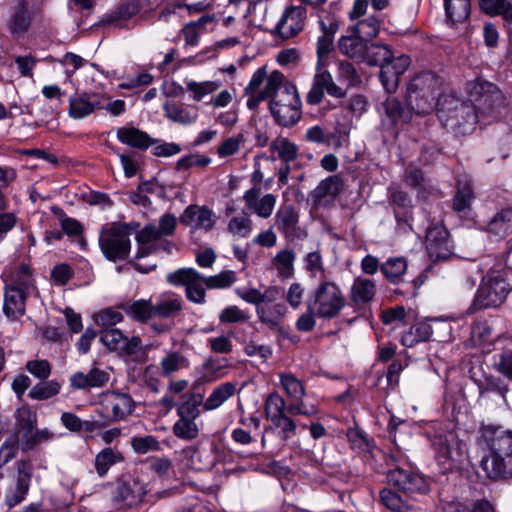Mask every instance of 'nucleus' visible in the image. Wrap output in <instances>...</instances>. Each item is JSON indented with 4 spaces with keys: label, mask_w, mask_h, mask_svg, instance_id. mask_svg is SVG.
<instances>
[{
    "label": "nucleus",
    "mask_w": 512,
    "mask_h": 512,
    "mask_svg": "<svg viewBox=\"0 0 512 512\" xmlns=\"http://www.w3.org/2000/svg\"><path fill=\"white\" fill-rule=\"evenodd\" d=\"M489 454L481 459L480 466L491 480L512 478V431H502L493 425L483 426Z\"/></svg>",
    "instance_id": "f257e3e1"
},
{
    "label": "nucleus",
    "mask_w": 512,
    "mask_h": 512,
    "mask_svg": "<svg viewBox=\"0 0 512 512\" xmlns=\"http://www.w3.org/2000/svg\"><path fill=\"white\" fill-rule=\"evenodd\" d=\"M442 83V78L433 71L415 74L407 84L405 102L419 116L430 114L434 109L439 111L440 102L448 97L441 91Z\"/></svg>",
    "instance_id": "f03ea898"
},
{
    "label": "nucleus",
    "mask_w": 512,
    "mask_h": 512,
    "mask_svg": "<svg viewBox=\"0 0 512 512\" xmlns=\"http://www.w3.org/2000/svg\"><path fill=\"white\" fill-rule=\"evenodd\" d=\"M439 118L444 126L456 135H469L473 133L478 123V111L470 99H460L448 95L440 102Z\"/></svg>",
    "instance_id": "7ed1b4c3"
},
{
    "label": "nucleus",
    "mask_w": 512,
    "mask_h": 512,
    "mask_svg": "<svg viewBox=\"0 0 512 512\" xmlns=\"http://www.w3.org/2000/svg\"><path fill=\"white\" fill-rule=\"evenodd\" d=\"M335 49L333 41L318 37L316 43L317 61L315 65V74L312 85L306 95V103L310 106H316L322 103L325 93L340 94L341 90L334 85L332 74L327 70L329 65V55Z\"/></svg>",
    "instance_id": "20e7f679"
},
{
    "label": "nucleus",
    "mask_w": 512,
    "mask_h": 512,
    "mask_svg": "<svg viewBox=\"0 0 512 512\" xmlns=\"http://www.w3.org/2000/svg\"><path fill=\"white\" fill-rule=\"evenodd\" d=\"M510 291L507 273L504 270H491L482 278L467 312L474 314L481 310L498 308L505 302Z\"/></svg>",
    "instance_id": "39448f33"
},
{
    "label": "nucleus",
    "mask_w": 512,
    "mask_h": 512,
    "mask_svg": "<svg viewBox=\"0 0 512 512\" xmlns=\"http://www.w3.org/2000/svg\"><path fill=\"white\" fill-rule=\"evenodd\" d=\"M98 242L103 256L108 261H128L131 240L127 225L112 223L109 227H102Z\"/></svg>",
    "instance_id": "423d86ee"
},
{
    "label": "nucleus",
    "mask_w": 512,
    "mask_h": 512,
    "mask_svg": "<svg viewBox=\"0 0 512 512\" xmlns=\"http://www.w3.org/2000/svg\"><path fill=\"white\" fill-rule=\"evenodd\" d=\"M308 300H312L315 315L328 320L336 318L346 305L340 287L331 281H322Z\"/></svg>",
    "instance_id": "0eeeda50"
},
{
    "label": "nucleus",
    "mask_w": 512,
    "mask_h": 512,
    "mask_svg": "<svg viewBox=\"0 0 512 512\" xmlns=\"http://www.w3.org/2000/svg\"><path fill=\"white\" fill-rule=\"evenodd\" d=\"M147 493V483L142 479L132 475H121L111 492V502L116 509L129 510L139 507Z\"/></svg>",
    "instance_id": "6e6552de"
},
{
    "label": "nucleus",
    "mask_w": 512,
    "mask_h": 512,
    "mask_svg": "<svg viewBox=\"0 0 512 512\" xmlns=\"http://www.w3.org/2000/svg\"><path fill=\"white\" fill-rule=\"evenodd\" d=\"M386 477L391 486L406 495H426L430 492L428 478L416 467L396 466L387 471Z\"/></svg>",
    "instance_id": "1a4fd4ad"
},
{
    "label": "nucleus",
    "mask_w": 512,
    "mask_h": 512,
    "mask_svg": "<svg viewBox=\"0 0 512 512\" xmlns=\"http://www.w3.org/2000/svg\"><path fill=\"white\" fill-rule=\"evenodd\" d=\"M35 11L28 0H14L8 7L5 27L13 38L25 36L32 28Z\"/></svg>",
    "instance_id": "9d476101"
},
{
    "label": "nucleus",
    "mask_w": 512,
    "mask_h": 512,
    "mask_svg": "<svg viewBox=\"0 0 512 512\" xmlns=\"http://www.w3.org/2000/svg\"><path fill=\"white\" fill-rule=\"evenodd\" d=\"M307 18V10L303 6L290 5L285 8L276 26L270 33L274 37L288 40L300 34Z\"/></svg>",
    "instance_id": "9b49d317"
},
{
    "label": "nucleus",
    "mask_w": 512,
    "mask_h": 512,
    "mask_svg": "<svg viewBox=\"0 0 512 512\" xmlns=\"http://www.w3.org/2000/svg\"><path fill=\"white\" fill-rule=\"evenodd\" d=\"M426 249L432 261H445L453 254L450 232L444 224H435L427 228Z\"/></svg>",
    "instance_id": "f8f14e48"
},
{
    "label": "nucleus",
    "mask_w": 512,
    "mask_h": 512,
    "mask_svg": "<svg viewBox=\"0 0 512 512\" xmlns=\"http://www.w3.org/2000/svg\"><path fill=\"white\" fill-rule=\"evenodd\" d=\"M102 108L103 105L99 93L83 91L75 93L69 98L68 114L73 119H83Z\"/></svg>",
    "instance_id": "ddd939ff"
},
{
    "label": "nucleus",
    "mask_w": 512,
    "mask_h": 512,
    "mask_svg": "<svg viewBox=\"0 0 512 512\" xmlns=\"http://www.w3.org/2000/svg\"><path fill=\"white\" fill-rule=\"evenodd\" d=\"M376 295L375 282L368 278L357 277L350 288L349 299L356 312L365 315L366 305L372 302ZM371 314V310L368 309Z\"/></svg>",
    "instance_id": "4468645a"
},
{
    "label": "nucleus",
    "mask_w": 512,
    "mask_h": 512,
    "mask_svg": "<svg viewBox=\"0 0 512 512\" xmlns=\"http://www.w3.org/2000/svg\"><path fill=\"white\" fill-rule=\"evenodd\" d=\"M28 288L14 284L5 285L3 312L10 320H17L26 312Z\"/></svg>",
    "instance_id": "2eb2a0df"
},
{
    "label": "nucleus",
    "mask_w": 512,
    "mask_h": 512,
    "mask_svg": "<svg viewBox=\"0 0 512 512\" xmlns=\"http://www.w3.org/2000/svg\"><path fill=\"white\" fill-rule=\"evenodd\" d=\"M337 82L334 85L341 90V93L332 94L327 93L329 96L337 99L345 98L350 88L359 87L362 83L361 76L357 72L353 63L348 60H340L337 63Z\"/></svg>",
    "instance_id": "dca6fc26"
},
{
    "label": "nucleus",
    "mask_w": 512,
    "mask_h": 512,
    "mask_svg": "<svg viewBox=\"0 0 512 512\" xmlns=\"http://www.w3.org/2000/svg\"><path fill=\"white\" fill-rule=\"evenodd\" d=\"M443 7L447 27L456 29L470 21L471 0H443Z\"/></svg>",
    "instance_id": "f3484780"
},
{
    "label": "nucleus",
    "mask_w": 512,
    "mask_h": 512,
    "mask_svg": "<svg viewBox=\"0 0 512 512\" xmlns=\"http://www.w3.org/2000/svg\"><path fill=\"white\" fill-rule=\"evenodd\" d=\"M117 139L122 144L140 151H146L149 147L161 142L160 139L153 138L147 132L134 126L118 128Z\"/></svg>",
    "instance_id": "a211bd4d"
},
{
    "label": "nucleus",
    "mask_w": 512,
    "mask_h": 512,
    "mask_svg": "<svg viewBox=\"0 0 512 512\" xmlns=\"http://www.w3.org/2000/svg\"><path fill=\"white\" fill-rule=\"evenodd\" d=\"M381 109L394 126L409 124L412 121L413 114H415L414 110L407 103L404 106L401 100L392 95H388L381 102Z\"/></svg>",
    "instance_id": "6ab92c4d"
},
{
    "label": "nucleus",
    "mask_w": 512,
    "mask_h": 512,
    "mask_svg": "<svg viewBox=\"0 0 512 512\" xmlns=\"http://www.w3.org/2000/svg\"><path fill=\"white\" fill-rule=\"evenodd\" d=\"M142 10H147L141 3L137 0H128L120 5L117 8L106 15H104L99 22L102 26H115V27H123L121 22L127 21L138 15Z\"/></svg>",
    "instance_id": "aec40b11"
},
{
    "label": "nucleus",
    "mask_w": 512,
    "mask_h": 512,
    "mask_svg": "<svg viewBox=\"0 0 512 512\" xmlns=\"http://www.w3.org/2000/svg\"><path fill=\"white\" fill-rule=\"evenodd\" d=\"M339 52L349 58L366 60L368 56V43L359 34L349 29V34L342 35L337 41Z\"/></svg>",
    "instance_id": "412c9836"
},
{
    "label": "nucleus",
    "mask_w": 512,
    "mask_h": 512,
    "mask_svg": "<svg viewBox=\"0 0 512 512\" xmlns=\"http://www.w3.org/2000/svg\"><path fill=\"white\" fill-rule=\"evenodd\" d=\"M109 379V373L94 367L87 374L80 371L75 372L70 378V385L73 389L90 390L104 387Z\"/></svg>",
    "instance_id": "4be33fe9"
},
{
    "label": "nucleus",
    "mask_w": 512,
    "mask_h": 512,
    "mask_svg": "<svg viewBox=\"0 0 512 512\" xmlns=\"http://www.w3.org/2000/svg\"><path fill=\"white\" fill-rule=\"evenodd\" d=\"M216 451L217 446L212 443L210 448L190 447L184 453L194 470L209 471L217 463Z\"/></svg>",
    "instance_id": "5701e85b"
},
{
    "label": "nucleus",
    "mask_w": 512,
    "mask_h": 512,
    "mask_svg": "<svg viewBox=\"0 0 512 512\" xmlns=\"http://www.w3.org/2000/svg\"><path fill=\"white\" fill-rule=\"evenodd\" d=\"M130 319L146 324L153 319V303L151 299L127 300L117 305Z\"/></svg>",
    "instance_id": "b1692460"
},
{
    "label": "nucleus",
    "mask_w": 512,
    "mask_h": 512,
    "mask_svg": "<svg viewBox=\"0 0 512 512\" xmlns=\"http://www.w3.org/2000/svg\"><path fill=\"white\" fill-rule=\"evenodd\" d=\"M125 461L124 453L117 446H107L96 454L94 468L99 477H105L113 466Z\"/></svg>",
    "instance_id": "393cba45"
},
{
    "label": "nucleus",
    "mask_w": 512,
    "mask_h": 512,
    "mask_svg": "<svg viewBox=\"0 0 512 512\" xmlns=\"http://www.w3.org/2000/svg\"><path fill=\"white\" fill-rule=\"evenodd\" d=\"M384 62L385 63L380 65L379 80L385 91L391 95L396 92L399 84V76L404 73L410 62L407 56H403L402 71L397 70L390 59L384 58Z\"/></svg>",
    "instance_id": "a878e982"
},
{
    "label": "nucleus",
    "mask_w": 512,
    "mask_h": 512,
    "mask_svg": "<svg viewBox=\"0 0 512 512\" xmlns=\"http://www.w3.org/2000/svg\"><path fill=\"white\" fill-rule=\"evenodd\" d=\"M433 335L432 326L425 322H417L401 333L400 343L407 348H412L421 342H428Z\"/></svg>",
    "instance_id": "bb28decb"
},
{
    "label": "nucleus",
    "mask_w": 512,
    "mask_h": 512,
    "mask_svg": "<svg viewBox=\"0 0 512 512\" xmlns=\"http://www.w3.org/2000/svg\"><path fill=\"white\" fill-rule=\"evenodd\" d=\"M269 110L275 123L286 128L294 126L301 117L300 108L289 106V104L279 105L276 99L269 101Z\"/></svg>",
    "instance_id": "cd10ccee"
},
{
    "label": "nucleus",
    "mask_w": 512,
    "mask_h": 512,
    "mask_svg": "<svg viewBox=\"0 0 512 512\" xmlns=\"http://www.w3.org/2000/svg\"><path fill=\"white\" fill-rule=\"evenodd\" d=\"M486 231L499 239L512 233V208L507 207L498 211L487 223Z\"/></svg>",
    "instance_id": "c85d7f7f"
},
{
    "label": "nucleus",
    "mask_w": 512,
    "mask_h": 512,
    "mask_svg": "<svg viewBox=\"0 0 512 512\" xmlns=\"http://www.w3.org/2000/svg\"><path fill=\"white\" fill-rule=\"evenodd\" d=\"M473 184L470 180L456 182L455 194L452 198V209L456 213H462L471 209L472 202L475 200Z\"/></svg>",
    "instance_id": "c756f323"
},
{
    "label": "nucleus",
    "mask_w": 512,
    "mask_h": 512,
    "mask_svg": "<svg viewBox=\"0 0 512 512\" xmlns=\"http://www.w3.org/2000/svg\"><path fill=\"white\" fill-rule=\"evenodd\" d=\"M346 438L350 448L359 453H372L376 448L375 440L356 423L353 427L347 428Z\"/></svg>",
    "instance_id": "7c9ffc66"
},
{
    "label": "nucleus",
    "mask_w": 512,
    "mask_h": 512,
    "mask_svg": "<svg viewBox=\"0 0 512 512\" xmlns=\"http://www.w3.org/2000/svg\"><path fill=\"white\" fill-rule=\"evenodd\" d=\"M468 91L472 97H475L476 101L483 103L491 102L500 97L498 86L480 77L468 83Z\"/></svg>",
    "instance_id": "2f4dec72"
},
{
    "label": "nucleus",
    "mask_w": 512,
    "mask_h": 512,
    "mask_svg": "<svg viewBox=\"0 0 512 512\" xmlns=\"http://www.w3.org/2000/svg\"><path fill=\"white\" fill-rule=\"evenodd\" d=\"M235 293L245 302L256 306V314L261 323L270 324L273 327L277 326L276 322L265 315L266 306L262 305V292L260 290L254 287L248 289L237 288Z\"/></svg>",
    "instance_id": "473e14b6"
},
{
    "label": "nucleus",
    "mask_w": 512,
    "mask_h": 512,
    "mask_svg": "<svg viewBox=\"0 0 512 512\" xmlns=\"http://www.w3.org/2000/svg\"><path fill=\"white\" fill-rule=\"evenodd\" d=\"M111 408L112 421L124 420L134 411V401L129 394L116 393L114 398L108 402L106 408Z\"/></svg>",
    "instance_id": "72a5a7b5"
},
{
    "label": "nucleus",
    "mask_w": 512,
    "mask_h": 512,
    "mask_svg": "<svg viewBox=\"0 0 512 512\" xmlns=\"http://www.w3.org/2000/svg\"><path fill=\"white\" fill-rule=\"evenodd\" d=\"M480 10L491 17L501 16L507 22H512V4L508 0H479Z\"/></svg>",
    "instance_id": "f704fd0d"
},
{
    "label": "nucleus",
    "mask_w": 512,
    "mask_h": 512,
    "mask_svg": "<svg viewBox=\"0 0 512 512\" xmlns=\"http://www.w3.org/2000/svg\"><path fill=\"white\" fill-rule=\"evenodd\" d=\"M227 361V358L215 359L212 356L206 358L199 369L201 373L199 382L211 383L220 379L223 376L221 371L229 366Z\"/></svg>",
    "instance_id": "c9c22d12"
},
{
    "label": "nucleus",
    "mask_w": 512,
    "mask_h": 512,
    "mask_svg": "<svg viewBox=\"0 0 512 512\" xmlns=\"http://www.w3.org/2000/svg\"><path fill=\"white\" fill-rule=\"evenodd\" d=\"M407 270V261L404 257L389 258L380 266V271L391 284L398 285Z\"/></svg>",
    "instance_id": "e433bc0d"
},
{
    "label": "nucleus",
    "mask_w": 512,
    "mask_h": 512,
    "mask_svg": "<svg viewBox=\"0 0 512 512\" xmlns=\"http://www.w3.org/2000/svg\"><path fill=\"white\" fill-rule=\"evenodd\" d=\"M236 392V385L232 382H225L213 389L209 397L204 402V410L210 411L220 407L227 399Z\"/></svg>",
    "instance_id": "4c0bfd02"
},
{
    "label": "nucleus",
    "mask_w": 512,
    "mask_h": 512,
    "mask_svg": "<svg viewBox=\"0 0 512 512\" xmlns=\"http://www.w3.org/2000/svg\"><path fill=\"white\" fill-rule=\"evenodd\" d=\"M203 403V396L197 393H186L181 396V403L177 408V415L180 418H191L196 420L199 415V406Z\"/></svg>",
    "instance_id": "58836bf2"
},
{
    "label": "nucleus",
    "mask_w": 512,
    "mask_h": 512,
    "mask_svg": "<svg viewBox=\"0 0 512 512\" xmlns=\"http://www.w3.org/2000/svg\"><path fill=\"white\" fill-rule=\"evenodd\" d=\"M379 496L381 504L393 512H410L412 510L409 501L392 488H383Z\"/></svg>",
    "instance_id": "ea45409f"
},
{
    "label": "nucleus",
    "mask_w": 512,
    "mask_h": 512,
    "mask_svg": "<svg viewBox=\"0 0 512 512\" xmlns=\"http://www.w3.org/2000/svg\"><path fill=\"white\" fill-rule=\"evenodd\" d=\"M280 384L286 395L291 400H300L306 394L303 382L291 372H282L279 374Z\"/></svg>",
    "instance_id": "a19ab883"
},
{
    "label": "nucleus",
    "mask_w": 512,
    "mask_h": 512,
    "mask_svg": "<svg viewBox=\"0 0 512 512\" xmlns=\"http://www.w3.org/2000/svg\"><path fill=\"white\" fill-rule=\"evenodd\" d=\"M340 186L341 180L338 175L328 176L311 191V197L315 202H320L327 196L335 197L340 193Z\"/></svg>",
    "instance_id": "79ce46f5"
},
{
    "label": "nucleus",
    "mask_w": 512,
    "mask_h": 512,
    "mask_svg": "<svg viewBox=\"0 0 512 512\" xmlns=\"http://www.w3.org/2000/svg\"><path fill=\"white\" fill-rule=\"evenodd\" d=\"M163 110L165 112V116L170 119L173 122L189 125L194 123L197 118L198 114L190 113L188 110L183 108L181 104H178L176 102H166L163 105Z\"/></svg>",
    "instance_id": "37998d69"
},
{
    "label": "nucleus",
    "mask_w": 512,
    "mask_h": 512,
    "mask_svg": "<svg viewBox=\"0 0 512 512\" xmlns=\"http://www.w3.org/2000/svg\"><path fill=\"white\" fill-rule=\"evenodd\" d=\"M182 309L183 300L181 298L163 299L153 304V318H173L178 315Z\"/></svg>",
    "instance_id": "c03bdc74"
},
{
    "label": "nucleus",
    "mask_w": 512,
    "mask_h": 512,
    "mask_svg": "<svg viewBox=\"0 0 512 512\" xmlns=\"http://www.w3.org/2000/svg\"><path fill=\"white\" fill-rule=\"evenodd\" d=\"M295 253L292 250L284 249L277 253L273 264L278 270V276L282 280L292 278L294 275Z\"/></svg>",
    "instance_id": "a18cd8bd"
},
{
    "label": "nucleus",
    "mask_w": 512,
    "mask_h": 512,
    "mask_svg": "<svg viewBox=\"0 0 512 512\" xmlns=\"http://www.w3.org/2000/svg\"><path fill=\"white\" fill-rule=\"evenodd\" d=\"M353 33L359 36L367 43L376 38L380 31V21L375 15H371L366 19L360 20L357 24L350 27Z\"/></svg>",
    "instance_id": "49530a36"
},
{
    "label": "nucleus",
    "mask_w": 512,
    "mask_h": 512,
    "mask_svg": "<svg viewBox=\"0 0 512 512\" xmlns=\"http://www.w3.org/2000/svg\"><path fill=\"white\" fill-rule=\"evenodd\" d=\"M270 150L278 153L281 162H295L298 158V146L288 138H277L270 144Z\"/></svg>",
    "instance_id": "de8ad7c7"
},
{
    "label": "nucleus",
    "mask_w": 512,
    "mask_h": 512,
    "mask_svg": "<svg viewBox=\"0 0 512 512\" xmlns=\"http://www.w3.org/2000/svg\"><path fill=\"white\" fill-rule=\"evenodd\" d=\"M61 387V383L55 379L50 381L43 380L33 386L28 393V397L38 401L48 400L58 395Z\"/></svg>",
    "instance_id": "09e8293b"
},
{
    "label": "nucleus",
    "mask_w": 512,
    "mask_h": 512,
    "mask_svg": "<svg viewBox=\"0 0 512 512\" xmlns=\"http://www.w3.org/2000/svg\"><path fill=\"white\" fill-rule=\"evenodd\" d=\"M305 140L316 144H334L335 147L341 146L340 131L336 130L333 133L325 134L323 128L319 125H314L307 129Z\"/></svg>",
    "instance_id": "8fccbe9b"
},
{
    "label": "nucleus",
    "mask_w": 512,
    "mask_h": 512,
    "mask_svg": "<svg viewBox=\"0 0 512 512\" xmlns=\"http://www.w3.org/2000/svg\"><path fill=\"white\" fill-rule=\"evenodd\" d=\"M200 280L208 289H226L235 283L236 273L233 270H223L216 275H202Z\"/></svg>",
    "instance_id": "3c124183"
},
{
    "label": "nucleus",
    "mask_w": 512,
    "mask_h": 512,
    "mask_svg": "<svg viewBox=\"0 0 512 512\" xmlns=\"http://www.w3.org/2000/svg\"><path fill=\"white\" fill-rule=\"evenodd\" d=\"M157 249L156 244H138L136 254L134 256V259H129L127 263L137 272L141 274H148L157 268V264H152L148 266H144L140 263H138L135 260H139L142 258H145L151 254H153Z\"/></svg>",
    "instance_id": "603ef678"
},
{
    "label": "nucleus",
    "mask_w": 512,
    "mask_h": 512,
    "mask_svg": "<svg viewBox=\"0 0 512 512\" xmlns=\"http://www.w3.org/2000/svg\"><path fill=\"white\" fill-rule=\"evenodd\" d=\"M201 278L202 274L194 268H179L167 274L166 281L173 286H185L186 288L191 282L200 280Z\"/></svg>",
    "instance_id": "864d4df0"
},
{
    "label": "nucleus",
    "mask_w": 512,
    "mask_h": 512,
    "mask_svg": "<svg viewBox=\"0 0 512 512\" xmlns=\"http://www.w3.org/2000/svg\"><path fill=\"white\" fill-rule=\"evenodd\" d=\"M173 434L186 441L194 440L199 435V428L194 419L180 418L174 423L172 427Z\"/></svg>",
    "instance_id": "5fc2aeb1"
},
{
    "label": "nucleus",
    "mask_w": 512,
    "mask_h": 512,
    "mask_svg": "<svg viewBox=\"0 0 512 512\" xmlns=\"http://www.w3.org/2000/svg\"><path fill=\"white\" fill-rule=\"evenodd\" d=\"M16 427L24 433L33 432L37 426V413L28 404L17 409L15 413Z\"/></svg>",
    "instance_id": "6e6d98bb"
},
{
    "label": "nucleus",
    "mask_w": 512,
    "mask_h": 512,
    "mask_svg": "<svg viewBox=\"0 0 512 512\" xmlns=\"http://www.w3.org/2000/svg\"><path fill=\"white\" fill-rule=\"evenodd\" d=\"M52 438L53 434L47 428L37 429L36 427L33 432L23 433L21 437V451L28 453L43 441H48Z\"/></svg>",
    "instance_id": "4d7b16f0"
},
{
    "label": "nucleus",
    "mask_w": 512,
    "mask_h": 512,
    "mask_svg": "<svg viewBox=\"0 0 512 512\" xmlns=\"http://www.w3.org/2000/svg\"><path fill=\"white\" fill-rule=\"evenodd\" d=\"M284 79L285 77L282 72L278 70L272 71L270 75L267 76L266 85L260 91V93L265 97L266 100L270 99V101L280 97L279 94L285 84Z\"/></svg>",
    "instance_id": "13d9d810"
},
{
    "label": "nucleus",
    "mask_w": 512,
    "mask_h": 512,
    "mask_svg": "<svg viewBox=\"0 0 512 512\" xmlns=\"http://www.w3.org/2000/svg\"><path fill=\"white\" fill-rule=\"evenodd\" d=\"M277 228L284 233L289 228L299 223V214L293 205H287L279 209L275 215Z\"/></svg>",
    "instance_id": "bf43d9fd"
},
{
    "label": "nucleus",
    "mask_w": 512,
    "mask_h": 512,
    "mask_svg": "<svg viewBox=\"0 0 512 512\" xmlns=\"http://www.w3.org/2000/svg\"><path fill=\"white\" fill-rule=\"evenodd\" d=\"M119 148H113V152L119 156L124 175L126 178L134 177L139 171V161L142 160V156L137 152H130L128 154L120 153Z\"/></svg>",
    "instance_id": "052dcab7"
},
{
    "label": "nucleus",
    "mask_w": 512,
    "mask_h": 512,
    "mask_svg": "<svg viewBox=\"0 0 512 512\" xmlns=\"http://www.w3.org/2000/svg\"><path fill=\"white\" fill-rule=\"evenodd\" d=\"M286 403L284 398L277 392L271 393L264 404L267 419L271 422L285 414Z\"/></svg>",
    "instance_id": "680f3d73"
},
{
    "label": "nucleus",
    "mask_w": 512,
    "mask_h": 512,
    "mask_svg": "<svg viewBox=\"0 0 512 512\" xmlns=\"http://www.w3.org/2000/svg\"><path fill=\"white\" fill-rule=\"evenodd\" d=\"M130 444L133 451L139 455L161 450L160 442L153 435L134 436L131 438Z\"/></svg>",
    "instance_id": "e2e57ef3"
},
{
    "label": "nucleus",
    "mask_w": 512,
    "mask_h": 512,
    "mask_svg": "<svg viewBox=\"0 0 512 512\" xmlns=\"http://www.w3.org/2000/svg\"><path fill=\"white\" fill-rule=\"evenodd\" d=\"M188 366V359L177 352H170L161 361L162 373L165 376H168L181 368H187Z\"/></svg>",
    "instance_id": "0e129e2a"
},
{
    "label": "nucleus",
    "mask_w": 512,
    "mask_h": 512,
    "mask_svg": "<svg viewBox=\"0 0 512 512\" xmlns=\"http://www.w3.org/2000/svg\"><path fill=\"white\" fill-rule=\"evenodd\" d=\"M124 334L120 329L117 328H105L100 333V341L110 351H116L119 353L121 345L123 343Z\"/></svg>",
    "instance_id": "69168bd1"
},
{
    "label": "nucleus",
    "mask_w": 512,
    "mask_h": 512,
    "mask_svg": "<svg viewBox=\"0 0 512 512\" xmlns=\"http://www.w3.org/2000/svg\"><path fill=\"white\" fill-rule=\"evenodd\" d=\"M279 95L280 97L276 98V103L279 105L289 104V106L301 108V99L293 83L286 81Z\"/></svg>",
    "instance_id": "338daca9"
},
{
    "label": "nucleus",
    "mask_w": 512,
    "mask_h": 512,
    "mask_svg": "<svg viewBox=\"0 0 512 512\" xmlns=\"http://www.w3.org/2000/svg\"><path fill=\"white\" fill-rule=\"evenodd\" d=\"M19 448L21 449V440H19L18 433H14L1 445L0 459H2L3 464L11 461L16 456Z\"/></svg>",
    "instance_id": "774afa93"
}]
</instances>
